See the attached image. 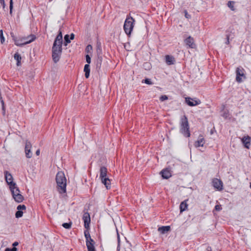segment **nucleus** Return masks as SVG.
<instances>
[{
  "label": "nucleus",
  "mask_w": 251,
  "mask_h": 251,
  "mask_svg": "<svg viewBox=\"0 0 251 251\" xmlns=\"http://www.w3.org/2000/svg\"><path fill=\"white\" fill-rule=\"evenodd\" d=\"M5 251H10V249L6 248V249L5 250Z\"/></svg>",
  "instance_id": "6e6d98bb"
},
{
  "label": "nucleus",
  "mask_w": 251,
  "mask_h": 251,
  "mask_svg": "<svg viewBox=\"0 0 251 251\" xmlns=\"http://www.w3.org/2000/svg\"><path fill=\"white\" fill-rule=\"evenodd\" d=\"M86 61L89 65L91 63V57L88 54L86 55Z\"/></svg>",
  "instance_id": "e433bc0d"
},
{
  "label": "nucleus",
  "mask_w": 251,
  "mask_h": 251,
  "mask_svg": "<svg viewBox=\"0 0 251 251\" xmlns=\"http://www.w3.org/2000/svg\"><path fill=\"white\" fill-rule=\"evenodd\" d=\"M168 99V97L166 95H162L160 97V100L162 101Z\"/></svg>",
  "instance_id": "a19ab883"
},
{
  "label": "nucleus",
  "mask_w": 251,
  "mask_h": 251,
  "mask_svg": "<svg viewBox=\"0 0 251 251\" xmlns=\"http://www.w3.org/2000/svg\"><path fill=\"white\" fill-rule=\"evenodd\" d=\"M14 200L17 202H21L24 200L23 196L20 193L13 197Z\"/></svg>",
  "instance_id": "5701e85b"
},
{
  "label": "nucleus",
  "mask_w": 251,
  "mask_h": 251,
  "mask_svg": "<svg viewBox=\"0 0 251 251\" xmlns=\"http://www.w3.org/2000/svg\"><path fill=\"white\" fill-rule=\"evenodd\" d=\"M107 169L105 167H101L100 169V178L107 177Z\"/></svg>",
  "instance_id": "aec40b11"
},
{
  "label": "nucleus",
  "mask_w": 251,
  "mask_h": 251,
  "mask_svg": "<svg viewBox=\"0 0 251 251\" xmlns=\"http://www.w3.org/2000/svg\"><path fill=\"white\" fill-rule=\"evenodd\" d=\"M54 42H56L57 44H62V34L61 31H59V33L55 38Z\"/></svg>",
  "instance_id": "b1692460"
},
{
  "label": "nucleus",
  "mask_w": 251,
  "mask_h": 251,
  "mask_svg": "<svg viewBox=\"0 0 251 251\" xmlns=\"http://www.w3.org/2000/svg\"><path fill=\"white\" fill-rule=\"evenodd\" d=\"M23 212L21 210H19L16 212L15 216L17 218H21L23 216Z\"/></svg>",
  "instance_id": "bb28decb"
},
{
  "label": "nucleus",
  "mask_w": 251,
  "mask_h": 251,
  "mask_svg": "<svg viewBox=\"0 0 251 251\" xmlns=\"http://www.w3.org/2000/svg\"><path fill=\"white\" fill-rule=\"evenodd\" d=\"M62 44H57L56 42L53 43L52 48V57L55 63L57 62L60 59L62 53Z\"/></svg>",
  "instance_id": "f03ea898"
},
{
  "label": "nucleus",
  "mask_w": 251,
  "mask_h": 251,
  "mask_svg": "<svg viewBox=\"0 0 251 251\" xmlns=\"http://www.w3.org/2000/svg\"><path fill=\"white\" fill-rule=\"evenodd\" d=\"M184 42L186 45L188 46L190 48H195V44H194V39L190 36L184 40Z\"/></svg>",
  "instance_id": "ddd939ff"
},
{
  "label": "nucleus",
  "mask_w": 251,
  "mask_h": 251,
  "mask_svg": "<svg viewBox=\"0 0 251 251\" xmlns=\"http://www.w3.org/2000/svg\"><path fill=\"white\" fill-rule=\"evenodd\" d=\"M204 143V139L202 136H200L197 141L195 142L194 145L195 147L198 148L200 147H203Z\"/></svg>",
  "instance_id": "2eb2a0df"
},
{
  "label": "nucleus",
  "mask_w": 251,
  "mask_h": 251,
  "mask_svg": "<svg viewBox=\"0 0 251 251\" xmlns=\"http://www.w3.org/2000/svg\"><path fill=\"white\" fill-rule=\"evenodd\" d=\"M143 83H145L146 84H149V85H152L153 84V83L151 81V80L149 78H146L144 80H142Z\"/></svg>",
  "instance_id": "c756f323"
},
{
  "label": "nucleus",
  "mask_w": 251,
  "mask_h": 251,
  "mask_svg": "<svg viewBox=\"0 0 251 251\" xmlns=\"http://www.w3.org/2000/svg\"><path fill=\"white\" fill-rule=\"evenodd\" d=\"M101 61H102L101 57H99L98 60H97V68H100L101 63Z\"/></svg>",
  "instance_id": "2f4dec72"
},
{
  "label": "nucleus",
  "mask_w": 251,
  "mask_h": 251,
  "mask_svg": "<svg viewBox=\"0 0 251 251\" xmlns=\"http://www.w3.org/2000/svg\"><path fill=\"white\" fill-rule=\"evenodd\" d=\"M9 188L10 189L13 197L20 194V190L19 188L17 187L16 185L9 187Z\"/></svg>",
  "instance_id": "a211bd4d"
},
{
  "label": "nucleus",
  "mask_w": 251,
  "mask_h": 251,
  "mask_svg": "<svg viewBox=\"0 0 251 251\" xmlns=\"http://www.w3.org/2000/svg\"><path fill=\"white\" fill-rule=\"evenodd\" d=\"M17 210H25L26 209V207L25 205H19L17 207Z\"/></svg>",
  "instance_id": "f704fd0d"
},
{
  "label": "nucleus",
  "mask_w": 251,
  "mask_h": 251,
  "mask_svg": "<svg viewBox=\"0 0 251 251\" xmlns=\"http://www.w3.org/2000/svg\"><path fill=\"white\" fill-rule=\"evenodd\" d=\"M0 3L1 4H3V6H4V5H5L4 0H0Z\"/></svg>",
  "instance_id": "8fccbe9b"
},
{
  "label": "nucleus",
  "mask_w": 251,
  "mask_h": 251,
  "mask_svg": "<svg viewBox=\"0 0 251 251\" xmlns=\"http://www.w3.org/2000/svg\"><path fill=\"white\" fill-rule=\"evenodd\" d=\"M18 243L17 242H15L13 243V246H14V247H15V246H17L18 245Z\"/></svg>",
  "instance_id": "09e8293b"
},
{
  "label": "nucleus",
  "mask_w": 251,
  "mask_h": 251,
  "mask_svg": "<svg viewBox=\"0 0 251 251\" xmlns=\"http://www.w3.org/2000/svg\"><path fill=\"white\" fill-rule=\"evenodd\" d=\"M165 61L167 65H171L175 64L176 62L175 58L172 55H166L165 56Z\"/></svg>",
  "instance_id": "4468645a"
},
{
  "label": "nucleus",
  "mask_w": 251,
  "mask_h": 251,
  "mask_svg": "<svg viewBox=\"0 0 251 251\" xmlns=\"http://www.w3.org/2000/svg\"><path fill=\"white\" fill-rule=\"evenodd\" d=\"M222 116L224 118L226 119L228 117V112L226 111H225L224 113L222 114Z\"/></svg>",
  "instance_id": "58836bf2"
},
{
  "label": "nucleus",
  "mask_w": 251,
  "mask_h": 251,
  "mask_svg": "<svg viewBox=\"0 0 251 251\" xmlns=\"http://www.w3.org/2000/svg\"><path fill=\"white\" fill-rule=\"evenodd\" d=\"M82 219L84 223V227L85 228L88 229L89 228V224L90 223V216L88 212H85L83 214Z\"/></svg>",
  "instance_id": "9d476101"
},
{
  "label": "nucleus",
  "mask_w": 251,
  "mask_h": 251,
  "mask_svg": "<svg viewBox=\"0 0 251 251\" xmlns=\"http://www.w3.org/2000/svg\"><path fill=\"white\" fill-rule=\"evenodd\" d=\"M28 38H30V39L28 41H25L24 39H18L15 38H13L14 40L15 44L17 46L22 47L25 45L29 44L31 42H33L35 39V36L31 34L29 36H28Z\"/></svg>",
  "instance_id": "39448f33"
},
{
  "label": "nucleus",
  "mask_w": 251,
  "mask_h": 251,
  "mask_svg": "<svg viewBox=\"0 0 251 251\" xmlns=\"http://www.w3.org/2000/svg\"><path fill=\"white\" fill-rule=\"evenodd\" d=\"M100 179L102 183L105 186L107 189L110 188V180L107 177L101 178Z\"/></svg>",
  "instance_id": "f3484780"
},
{
  "label": "nucleus",
  "mask_w": 251,
  "mask_h": 251,
  "mask_svg": "<svg viewBox=\"0 0 251 251\" xmlns=\"http://www.w3.org/2000/svg\"><path fill=\"white\" fill-rule=\"evenodd\" d=\"M135 20L130 15L126 16L124 25V29L127 35H130L133 30Z\"/></svg>",
  "instance_id": "20e7f679"
},
{
  "label": "nucleus",
  "mask_w": 251,
  "mask_h": 251,
  "mask_svg": "<svg viewBox=\"0 0 251 251\" xmlns=\"http://www.w3.org/2000/svg\"><path fill=\"white\" fill-rule=\"evenodd\" d=\"M241 142L245 148L249 149L251 145V138L249 136H244L241 138Z\"/></svg>",
  "instance_id": "9b49d317"
},
{
  "label": "nucleus",
  "mask_w": 251,
  "mask_h": 251,
  "mask_svg": "<svg viewBox=\"0 0 251 251\" xmlns=\"http://www.w3.org/2000/svg\"><path fill=\"white\" fill-rule=\"evenodd\" d=\"M229 43V38H228V36H227V42H226V44H228Z\"/></svg>",
  "instance_id": "5fc2aeb1"
},
{
  "label": "nucleus",
  "mask_w": 251,
  "mask_h": 251,
  "mask_svg": "<svg viewBox=\"0 0 251 251\" xmlns=\"http://www.w3.org/2000/svg\"><path fill=\"white\" fill-rule=\"evenodd\" d=\"M212 185L215 189L218 191H221L223 189V183L220 179L214 178L212 179Z\"/></svg>",
  "instance_id": "0eeeda50"
},
{
  "label": "nucleus",
  "mask_w": 251,
  "mask_h": 251,
  "mask_svg": "<svg viewBox=\"0 0 251 251\" xmlns=\"http://www.w3.org/2000/svg\"><path fill=\"white\" fill-rule=\"evenodd\" d=\"M144 66L146 68V69H150V65L149 63H145L144 64Z\"/></svg>",
  "instance_id": "79ce46f5"
},
{
  "label": "nucleus",
  "mask_w": 251,
  "mask_h": 251,
  "mask_svg": "<svg viewBox=\"0 0 251 251\" xmlns=\"http://www.w3.org/2000/svg\"><path fill=\"white\" fill-rule=\"evenodd\" d=\"M117 238H118V246H117V251H120V237H119V235L118 233H117Z\"/></svg>",
  "instance_id": "4c0bfd02"
},
{
  "label": "nucleus",
  "mask_w": 251,
  "mask_h": 251,
  "mask_svg": "<svg viewBox=\"0 0 251 251\" xmlns=\"http://www.w3.org/2000/svg\"><path fill=\"white\" fill-rule=\"evenodd\" d=\"M75 35L73 33H72L70 35V39L73 40L74 39Z\"/></svg>",
  "instance_id": "de8ad7c7"
},
{
  "label": "nucleus",
  "mask_w": 251,
  "mask_h": 251,
  "mask_svg": "<svg viewBox=\"0 0 251 251\" xmlns=\"http://www.w3.org/2000/svg\"><path fill=\"white\" fill-rule=\"evenodd\" d=\"M27 37H28V36L22 38L21 39H24L25 41H28V40H29L30 39V38H28Z\"/></svg>",
  "instance_id": "49530a36"
},
{
  "label": "nucleus",
  "mask_w": 251,
  "mask_h": 251,
  "mask_svg": "<svg viewBox=\"0 0 251 251\" xmlns=\"http://www.w3.org/2000/svg\"><path fill=\"white\" fill-rule=\"evenodd\" d=\"M64 40H65V45L66 46L67 44L70 43V39H69V35L67 34L65 35L64 36Z\"/></svg>",
  "instance_id": "cd10ccee"
},
{
  "label": "nucleus",
  "mask_w": 251,
  "mask_h": 251,
  "mask_svg": "<svg viewBox=\"0 0 251 251\" xmlns=\"http://www.w3.org/2000/svg\"><path fill=\"white\" fill-rule=\"evenodd\" d=\"M86 245L88 249V251H96L94 244H92L88 241L86 242Z\"/></svg>",
  "instance_id": "393cba45"
},
{
  "label": "nucleus",
  "mask_w": 251,
  "mask_h": 251,
  "mask_svg": "<svg viewBox=\"0 0 251 251\" xmlns=\"http://www.w3.org/2000/svg\"><path fill=\"white\" fill-rule=\"evenodd\" d=\"M222 209V207L220 204L216 205L215 206V210L216 211H220Z\"/></svg>",
  "instance_id": "ea45409f"
},
{
  "label": "nucleus",
  "mask_w": 251,
  "mask_h": 251,
  "mask_svg": "<svg viewBox=\"0 0 251 251\" xmlns=\"http://www.w3.org/2000/svg\"><path fill=\"white\" fill-rule=\"evenodd\" d=\"M13 4V0H10L9 8H10V14H11L12 12Z\"/></svg>",
  "instance_id": "c9c22d12"
},
{
  "label": "nucleus",
  "mask_w": 251,
  "mask_h": 251,
  "mask_svg": "<svg viewBox=\"0 0 251 251\" xmlns=\"http://www.w3.org/2000/svg\"><path fill=\"white\" fill-rule=\"evenodd\" d=\"M180 132L183 135L186 137L190 136L189 131V126L188 119L185 116H183L180 120Z\"/></svg>",
  "instance_id": "7ed1b4c3"
},
{
  "label": "nucleus",
  "mask_w": 251,
  "mask_h": 251,
  "mask_svg": "<svg viewBox=\"0 0 251 251\" xmlns=\"http://www.w3.org/2000/svg\"><path fill=\"white\" fill-rule=\"evenodd\" d=\"M185 103L190 106H194L200 104L201 101L199 100L192 99L190 97H186L185 99Z\"/></svg>",
  "instance_id": "6e6552de"
},
{
  "label": "nucleus",
  "mask_w": 251,
  "mask_h": 251,
  "mask_svg": "<svg viewBox=\"0 0 251 251\" xmlns=\"http://www.w3.org/2000/svg\"><path fill=\"white\" fill-rule=\"evenodd\" d=\"M5 180L9 187L16 185V183L13 181V176L8 171H5L4 172Z\"/></svg>",
  "instance_id": "1a4fd4ad"
},
{
  "label": "nucleus",
  "mask_w": 251,
  "mask_h": 251,
  "mask_svg": "<svg viewBox=\"0 0 251 251\" xmlns=\"http://www.w3.org/2000/svg\"><path fill=\"white\" fill-rule=\"evenodd\" d=\"M206 251H212L211 247L208 246L206 249Z\"/></svg>",
  "instance_id": "603ef678"
},
{
  "label": "nucleus",
  "mask_w": 251,
  "mask_h": 251,
  "mask_svg": "<svg viewBox=\"0 0 251 251\" xmlns=\"http://www.w3.org/2000/svg\"><path fill=\"white\" fill-rule=\"evenodd\" d=\"M162 177L165 179H168L171 176V174L169 170L167 169L163 170L161 172Z\"/></svg>",
  "instance_id": "dca6fc26"
},
{
  "label": "nucleus",
  "mask_w": 251,
  "mask_h": 251,
  "mask_svg": "<svg viewBox=\"0 0 251 251\" xmlns=\"http://www.w3.org/2000/svg\"><path fill=\"white\" fill-rule=\"evenodd\" d=\"M39 154H40V150H37V151H36V154L37 155H39Z\"/></svg>",
  "instance_id": "864d4df0"
},
{
  "label": "nucleus",
  "mask_w": 251,
  "mask_h": 251,
  "mask_svg": "<svg viewBox=\"0 0 251 251\" xmlns=\"http://www.w3.org/2000/svg\"><path fill=\"white\" fill-rule=\"evenodd\" d=\"M227 5L229 7H230L232 10H233V6L232 5V4H231V1H229L227 3Z\"/></svg>",
  "instance_id": "37998d69"
},
{
  "label": "nucleus",
  "mask_w": 251,
  "mask_h": 251,
  "mask_svg": "<svg viewBox=\"0 0 251 251\" xmlns=\"http://www.w3.org/2000/svg\"><path fill=\"white\" fill-rule=\"evenodd\" d=\"M55 179L59 193L60 194L66 193L67 179L64 173L62 171L58 172L56 175Z\"/></svg>",
  "instance_id": "f257e3e1"
},
{
  "label": "nucleus",
  "mask_w": 251,
  "mask_h": 251,
  "mask_svg": "<svg viewBox=\"0 0 251 251\" xmlns=\"http://www.w3.org/2000/svg\"><path fill=\"white\" fill-rule=\"evenodd\" d=\"M188 200H185L182 201L179 205L180 212L182 213L183 211H185L187 209L188 204L187 203V201Z\"/></svg>",
  "instance_id": "6ab92c4d"
},
{
  "label": "nucleus",
  "mask_w": 251,
  "mask_h": 251,
  "mask_svg": "<svg viewBox=\"0 0 251 251\" xmlns=\"http://www.w3.org/2000/svg\"><path fill=\"white\" fill-rule=\"evenodd\" d=\"M171 228L170 226H162L158 228V230L162 234L169 231Z\"/></svg>",
  "instance_id": "4be33fe9"
},
{
  "label": "nucleus",
  "mask_w": 251,
  "mask_h": 251,
  "mask_svg": "<svg viewBox=\"0 0 251 251\" xmlns=\"http://www.w3.org/2000/svg\"><path fill=\"white\" fill-rule=\"evenodd\" d=\"M92 50V46L91 45H88V46H87L86 49H85L86 52H87V53H90V52H91Z\"/></svg>",
  "instance_id": "473e14b6"
},
{
  "label": "nucleus",
  "mask_w": 251,
  "mask_h": 251,
  "mask_svg": "<svg viewBox=\"0 0 251 251\" xmlns=\"http://www.w3.org/2000/svg\"><path fill=\"white\" fill-rule=\"evenodd\" d=\"M31 144L29 142L26 141L25 146V152L26 157L30 158L32 157V153L30 151Z\"/></svg>",
  "instance_id": "f8f14e48"
},
{
  "label": "nucleus",
  "mask_w": 251,
  "mask_h": 251,
  "mask_svg": "<svg viewBox=\"0 0 251 251\" xmlns=\"http://www.w3.org/2000/svg\"><path fill=\"white\" fill-rule=\"evenodd\" d=\"M236 80L238 82H241L243 78H246L245 75V70L242 67H238L236 70Z\"/></svg>",
  "instance_id": "423d86ee"
},
{
  "label": "nucleus",
  "mask_w": 251,
  "mask_h": 251,
  "mask_svg": "<svg viewBox=\"0 0 251 251\" xmlns=\"http://www.w3.org/2000/svg\"><path fill=\"white\" fill-rule=\"evenodd\" d=\"M84 235L86 238V242H88V239H90V238L91 237L89 232L88 231H85Z\"/></svg>",
  "instance_id": "72a5a7b5"
},
{
  "label": "nucleus",
  "mask_w": 251,
  "mask_h": 251,
  "mask_svg": "<svg viewBox=\"0 0 251 251\" xmlns=\"http://www.w3.org/2000/svg\"><path fill=\"white\" fill-rule=\"evenodd\" d=\"M88 241L90 242L92 244H95L94 241L90 237V239H88Z\"/></svg>",
  "instance_id": "c03bdc74"
},
{
  "label": "nucleus",
  "mask_w": 251,
  "mask_h": 251,
  "mask_svg": "<svg viewBox=\"0 0 251 251\" xmlns=\"http://www.w3.org/2000/svg\"><path fill=\"white\" fill-rule=\"evenodd\" d=\"M84 71L85 72V76L86 78H88L90 75V65L89 64H85L84 66Z\"/></svg>",
  "instance_id": "412c9836"
},
{
  "label": "nucleus",
  "mask_w": 251,
  "mask_h": 251,
  "mask_svg": "<svg viewBox=\"0 0 251 251\" xmlns=\"http://www.w3.org/2000/svg\"><path fill=\"white\" fill-rule=\"evenodd\" d=\"M185 16L187 19H189L190 18V16L188 14V13L186 11H185Z\"/></svg>",
  "instance_id": "a18cd8bd"
},
{
  "label": "nucleus",
  "mask_w": 251,
  "mask_h": 251,
  "mask_svg": "<svg viewBox=\"0 0 251 251\" xmlns=\"http://www.w3.org/2000/svg\"><path fill=\"white\" fill-rule=\"evenodd\" d=\"M0 39L1 43L3 44L4 42V38L3 34V31L1 29L0 30Z\"/></svg>",
  "instance_id": "7c9ffc66"
},
{
  "label": "nucleus",
  "mask_w": 251,
  "mask_h": 251,
  "mask_svg": "<svg viewBox=\"0 0 251 251\" xmlns=\"http://www.w3.org/2000/svg\"><path fill=\"white\" fill-rule=\"evenodd\" d=\"M14 57V59L17 61V65L20 66L21 65V55L18 52H16V53H15Z\"/></svg>",
  "instance_id": "a878e982"
},
{
  "label": "nucleus",
  "mask_w": 251,
  "mask_h": 251,
  "mask_svg": "<svg viewBox=\"0 0 251 251\" xmlns=\"http://www.w3.org/2000/svg\"><path fill=\"white\" fill-rule=\"evenodd\" d=\"M250 188L251 189V182L250 183Z\"/></svg>",
  "instance_id": "4d7b16f0"
},
{
  "label": "nucleus",
  "mask_w": 251,
  "mask_h": 251,
  "mask_svg": "<svg viewBox=\"0 0 251 251\" xmlns=\"http://www.w3.org/2000/svg\"><path fill=\"white\" fill-rule=\"evenodd\" d=\"M72 224L71 223H65L62 224V226L66 229H69L71 227Z\"/></svg>",
  "instance_id": "c85d7f7f"
},
{
  "label": "nucleus",
  "mask_w": 251,
  "mask_h": 251,
  "mask_svg": "<svg viewBox=\"0 0 251 251\" xmlns=\"http://www.w3.org/2000/svg\"><path fill=\"white\" fill-rule=\"evenodd\" d=\"M10 251H17V249L15 247H13L11 249H10Z\"/></svg>",
  "instance_id": "3c124183"
}]
</instances>
